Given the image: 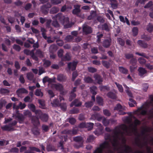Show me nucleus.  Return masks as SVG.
I'll return each mask as SVG.
<instances>
[{
    "label": "nucleus",
    "mask_w": 153,
    "mask_h": 153,
    "mask_svg": "<svg viewBox=\"0 0 153 153\" xmlns=\"http://www.w3.org/2000/svg\"><path fill=\"white\" fill-rule=\"evenodd\" d=\"M33 51H30L29 50H25L24 51V52L26 54H30L31 55Z\"/></svg>",
    "instance_id": "nucleus-55"
},
{
    "label": "nucleus",
    "mask_w": 153,
    "mask_h": 153,
    "mask_svg": "<svg viewBox=\"0 0 153 153\" xmlns=\"http://www.w3.org/2000/svg\"><path fill=\"white\" fill-rule=\"evenodd\" d=\"M78 102L77 100H76L74 101L73 102L71 105V106H72L73 105H74L76 106H78L80 105H81V102L79 103H77V102Z\"/></svg>",
    "instance_id": "nucleus-23"
},
{
    "label": "nucleus",
    "mask_w": 153,
    "mask_h": 153,
    "mask_svg": "<svg viewBox=\"0 0 153 153\" xmlns=\"http://www.w3.org/2000/svg\"><path fill=\"white\" fill-rule=\"evenodd\" d=\"M93 105V102H90L85 103V106L86 107L88 108L91 107Z\"/></svg>",
    "instance_id": "nucleus-41"
},
{
    "label": "nucleus",
    "mask_w": 153,
    "mask_h": 153,
    "mask_svg": "<svg viewBox=\"0 0 153 153\" xmlns=\"http://www.w3.org/2000/svg\"><path fill=\"white\" fill-rule=\"evenodd\" d=\"M119 69L120 71L122 73L126 74L128 72L127 70L123 67H119Z\"/></svg>",
    "instance_id": "nucleus-18"
},
{
    "label": "nucleus",
    "mask_w": 153,
    "mask_h": 153,
    "mask_svg": "<svg viewBox=\"0 0 153 153\" xmlns=\"http://www.w3.org/2000/svg\"><path fill=\"white\" fill-rule=\"evenodd\" d=\"M51 80L50 79H49L48 77L46 76L43 79V82L44 83L47 82H51Z\"/></svg>",
    "instance_id": "nucleus-37"
},
{
    "label": "nucleus",
    "mask_w": 153,
    "mask_h": 153,
    "mask_svg": "<svg viewBox=\"0 0 153 153\" xmlns=\"http://www.w3.org/2000/svg\"><path fill=\"white\" fill-rule=\"evenodd\" d=\"M93 124L91 123H88L86 124V127L88 128V129L90 130L93 127Z\"/></svg>",
    "instance_id": "nucleus-26"
},
{
    "label": "nucleus",
    "mask_w": 153,
    "mask_h": 153,
    "mask_svg": "<svg viewBox=\"0 0 153 153\" xmlns=\"http://www.w3.org/2000/svg\"><path fill=\"white\" fill-rule=\"evenodd\" d=\"M146 67L148 69L150 70L153 69V66L149 64H146Z\"/></svg>",
    "instance_id": "nucleus-53"
},
{
    "label": "nucleus",
    "mask_w": 153,
    "mask_h": 153,
    "mask_svg": "<svg viewBox=\"0 0 153 153\" xmlns=\"http://www.w3.org/2000/svg\"><path fill=\"white\" fill-rule=\"evenodd\" d=\"M74 140L76 141L79 142L82 140V138L81 137H76L74 138Z\"/></svg>",
    "instance_id": "nucleus-45"
},
{
    "label": "nucleus",
    "mask_w": 153,
    "mask_h": 153,
    "mask_svg": "<svg viewBox=\"0 0 153 153\" xmlns=\"http://www.w3.org/2000/svg\"><path fill=\"white\" fill-rule=\"evenodd\" d=\"M137 43L140 46L144 48H146L147 46V44L146 43H143V42L141 40H139L137 42Z\"/></svg>",
    "instance_id": "nucleus-20"
},
{
    "label": "nucleus",
    "mask_w": 153,
    "mask_h": 153,
    "mask_svg": "<svg viewBox=\"0 0 153 153\" xmlns=\"http://www.w3.org/2000/svg\"><path fill=\"white\" fill-rule=\"evenodd\" d=\"M83 32L86 33H90L92 31L91 28L85 25H83Z\"/></svg>",
    "instance_id": "nucleus-9"
},
{
    "label": "nucleus",
    "mask_w": 153,
    "mask_h": 153,
    "mask_svg": "<svg viewBox=\"0 0 153 153\" xmlns=\"http://www.w3.org/2000/svg\"><path fill=\"white\" fill-rule=\"evenodd\" d=\"M30 151L28 152L26 151V148L25 146L22 147L20 149V151L21 152H24L26 153H31V151H35L37 152H40V150L38 148L34 147H30Z\"/></svg>",
    "instance_id": "nucleus-4"
},
{
    "label": "nucleus",
    "mask_w": 153,
    "mask_h": 153,
    "mask_svg": "<svg viewBox=\"0 0 153 153\" xmlns=\"http://www.w3.org/2000/svg\"><path fill=\"white\" fill-rule=\"evenodd\" d=\"M65 76L62 74H60L58 76L57 79L59 81H62L64 80Z\"/></svg>",
    "instance_id": "nucleus-31"
},
{
    "label": "nucleus",
    "mask_w": 153,
    "mask_h": 153,
    "mask_svg": "<svg viewBox=\"0 0 153 153\" xmlns=\"http://www.w3.org/2000/svg\"><path fill=\"white\" fill-rule=\"evenodd\" d=\"M94 137L93 136H90L87 139V141L88 142H91L94 139Z\"/></svg>",
    "instance_id": "nucleus-51"
},
{
    "label": "nucleus",
    "mask_w": 153,
    "mask_h": 153,
    "mask_svg": "<svg viewBox=\"0 0 153 153\" xmlns=\"http://www.w3.org/2000/svg\"><path fill=\"white\" fill-rule=\"evenodd\" d=\"M16 93L19 97H21L23 94H27L28 93V91L25 88H22L16 91Z\"/></svg>",
    "instance_id": "nucleus-8"
},
{
    "label": "nucleus",
    "mask_w": 153,
    "mask_h": 153,
    "mask_svg": "<svg viewBox=\"0 0 153 153\" xmlns=\"http://www.w3.org/2000/svg\"><path fill=\"white\" fill-rule=\"evenodd\" d=\"M51 103L53 105H59L61 108L63 110H65L66 108V106L65 104H61L57 99L55 100Z\"/></svg>",
    "instance_id": "nucleus-6"
},
{
    "label": "nucleus",
    "mask_w": 153,
    "mask_h": 153,
    "mask_svg": "<svg viewBox=\"0 0 153 153\" xmlns=\"http://www.w3.org/2000/svg\"><path fill=\"white\" fill-rule=\"evenodd\" d=\"M35 95L37 96L42 97L43 96V93L40 90L37 89L35 92Z\"/></svg>",
    "instance_id": "nucleus-24"
},
{
    "label": "nucleus",
    "mask_w": 153,
    "mask_h": 153,
    "mask_svg": "<svg viewBox=\"0 0 153 153\" xmlns=\"http://www.w3.org/2000/svg\"><path fill=\"white\" fill-rule=\"evenodd\" d=\"M80 7L79 5H76L75 8L73 10V13L74 14L77 15L78 16H79V14L80 12Z\"/></svg>",
    "instance_id": "nucleus-12"
},
{
    "label": "nucleus",
    "mask_w": 153,
    "mask_h": 153,
    "mask_svg": "<svg viewBox=\"0 0 153 153\" xmlns=\"http://www.w3.org/2000/svg\"><path fill=\"white\" fill-rule=\"evenodd\" d=\"M59 10V9L56 7L52 8L50 11L51 13H55L58 12Z\"/></svg>",
    "instance_id": "nucleus-25"
},
{
    "label": "nucleus",
    "mask_w": 153,
    "mask_h": 153,
    "mask_svg": "<svg viewBox=\"0 0 153 153\" xmlns=\"http://www.w3.org/2000/svg\"><path fill=\"white\" fill-rule=\"evenodd\" d=\"M97 126H99L100 129H98L96 131H95L94 133H95V134L98 135L102 133V131L103 129V128L101 124H100L97 123Z\"/></svg>",
    "instance_id": "nucleus-15"
},
{
    "label": "nucleus",
    "mask_w": 153,
    "mask_h": 153,
    "mask_svg": "<svg viewBox=\"0 0 153 153\" xmlns=\"http://www.w3.org/2000/svg\"><path fill=\"white\" fill-rule=\"evenodd\" d=\"M117 40L121 45L123 46L124 45V42L121 39L119 38Z\"/></svg>",
    "instance_id": "nucleus-47"
},
{
    "label": "nucleus",
    "mask_w": 153,
    "mask_h": 153,
    "mask_svg": "<svg viewBox=\"0 0 153 153\" xmlns=\"http://www.w3.org/2000/svg\"><path fill=\"white\" fill-rule=\"evenodd\" d=\"M108 96L113 99H114L116 98V97L115 94L111 92H109L107 94Z\"/></svg>",
    "instance_id": "nucleus-32"
},
{
    "label": "nucleus",
    "mask_w": 153,
    "mask_h": 153,
    "mask_svg": "<svg viewBox=\"0 0 153 153\" xmlns=\"http://www.w3.org/2000/svg\"><path fill=\"white\" fill-rule=\"evenodd\" d=\"M100 90L102 91H105L109 89V88L106 86H101L100 87Z\"/></svg>",
    "instance_id": "nucleus-21"
},
{
    "label": "nucleus",
    "mask_w": 153,
    "mask_h": 153,
    "mask_svg": "<svg viewBox=\"0 0 153 153\" xmlns=\"http://www.w3.org/2000/svg\"><path fill=\"white\" fill-rule=\"evenodd\" d=\"M41 31L42 32V35L43 37L46 39L47 38V36H45V32L46 31L43 28H41Z\"/></svg>",
    "instance_id": "nucleus-48"
},
{
    "label": "nucleus",
    "mask_w": 153,
    "mask_h": 153,
    "mask_svg": "<svg viewBox=\"0 0 153 153\" xmlns=\"http://www.w3.org/2000/svg\"><path fill=\"white\" fill-rule=\"evenodd\" d=\"M51 3L54 4H57L61 3V1L59 0H51Z\"/></svg>",
    "instance_id": "nucleus-42"
},
{
    "label": "nucleus",
    "mask_w": 153,
    "mask_h": 153,
    "mask_svg": "<svg viewBox=\"0 0 153 153\" xmlns=\"http://www.w3.org/2000/svg\"><path fill=\"white\" fill-rule=\"evenodd\" d=\"M24 114L25 115H28L29 116L31 115V113L28 110L24 111Z\"/></svg>",
    "instance_id": "nucleus-50"
},
{
    "label": "nucleus",
    "mask_w": 153,
    "mask_h": 153,
    "mask_svg": "<svg viewBox=\"0 0 153 153\" xmlns=\"http://www.w3.org/2000/svg\"><path fill=\"white\" fill-rule=\"evenodd\" d=\"M57 20H59L60 23L64 25L65 28L71 27V26L69 24V19L68 17L62 15L61 14L59 13L56 16Z\"/></svg>",
    "instance_id": "nucleus-2"
},
{
    "label": "nucleus",
    "mask_w": 153,
    "mask_h": 153,
    "mask_svg": "<svg viewBox=\"0 0 153 153\" xmlns=\"http://www.w3.org/2000/svg\"><path fill=\"white\" fill-rule=\"evenodd\" d=\"M129 102H128L130 107H132L134 106V104L136 103V102L132 99H129Z\"/></svg>",
    "instance_id": "nucleus-29"
},
{
    "label": "nucleus",
    "mask_w": 153,
    "mask_h": 153,
    "mask_svg": "<svg viewBox=\"0 0 153 153\" xmlns=\"http://www.w3.org/2000/svg\"><path fill=\"white\" fill-rule=\"evenodd\" d=\"M28 108L32 111L35 112L36 115H38V114H42V112L39 110H35V107L34 105L33 104H30L28 105Z\"/></svg>",
    "instance_id": "nucleus-7"
},
{
    "label": "nucleus",
    "mask_w": 153,
    "mask_h": 153,
    "mask_svg": "<svg viewBox=\"0 0 153 153\" xmlns=\"http://www.w3.org/2000/svg\"><path fill=\"white\" fill-rule=\"evenodd\" d=\"M132 32L133 35L134 36H136L138 33V29L137 27H134L132 29Z\"/></svg>",
    "instance_id": "nucleus-30"
},
{
    "label": "nucleus",
    "mask_w": 153,
    "mask_h": 153,
    "mask_svg": "<svg viewBox=\"0 0 153 153\" xmlns=\"http://www.w3.org/2000/svg\"><path fill=\"white\" fill-rule=\"evenodd\" d=\"M123 85L127 89L126 90V92L127 93V94L128 95V96L129 97H133L132 94L128 90V88L125 85Z\"/></svg>",
    "instance_id": "nucleus-33"
},
{
    "label": "nucleus",
    "mask_w": 153,
    "mask_h": 153,
    "mask_svg": "<svg viewBox=\"0 0 153 153\" xmlns=\"http://www.w3.org/2000/svg\"><path fill=\"white\" fill-rule=\"evenodd\" d=\"M147 30L149 32H151L153 30V25L149 24L148 25L147 28Z\"/></svg>",
    "instance_id": "nucleus-38"
},
{
    "label": "nucleus",
    "mask_w": 153,
    "mask_h": 153,
    "mask_svg": "<svg viewBox=\"0 0 153 153\" xmlns=\"http://www.w3.org/2000/svg\"><path fill=\"white\" fill-rule=\"evenodd\" d=\"M115 84L116 85L119 91L121 92H123V90L122 86L116 82H115Z\"/></svg>",
    "instance_id": "nucleus-28"
},
{
    "label": "nucleus",
    "mask_w": 153,
    "mask_h": 153,
    "mask_svg": "<svg viewBox=\"0 0 153 153\" xmlns=\"http://www.w3.org/2000/svg\"><path fill=\"white\" fill-rule=\"evenodd\" d=\"M73 39V37L71 35L67 36L65 39L66 42H70Z\"/></svg>",
    "instance_id": "nucleus-43"
},
{
    "label": "nucleus",
    "mask_w": 153,
    "mask_h": 153,
    "mask_svg": "<svg viewBox=\"0 0 153 153\" xmlns=\"http://www.w3.org/2000/svg\"><path fill=\"white\" fill-rule=\"evenodd\" d=\"M88 69L89 72L92 73L96 71V70L95 68L91 67H88Z\"/></svg>",
    "instance_id": "nucleus-49"
},
{
    "label": "nucleus",
    "mask_w": 153,
    "mask_h": 153,
    "mask_svg": "<svg viewBox=\"0 0 153 153\" xmlns=\"http://www.w3.org/2000/svg\"><path fill=\"white\" fill-rule=\"evenodd\" d=\"M138 61L141 64H144L146 62V60L142 58H141L139 59Z\"/></svg>",
    "instance_id": "nucleus-46"
},
{
    "label": "nucleus",
    "mask_w": 153,
    "mask_h": 153,
    "mask_svg": "<svg viewBox=\"0 0 153 153\" xmlns=\"http://www.w3.org/2000/svg\"><path fill=\"white\" fill-rule=\"evenodd\" d=\"M51 64L50 62L48 60H45L44 61V65L45 67H48Z\"/></svg>",
    "instance_id": "nucleus-44"
},
{
    "label": "nucleus",
    "mask_w": 153,
    "mask_h": 153,
    "mask_svg": "<svg viewBox=\"0 0 153 153\" xmlns=\"http://www.w3.org/2000/svg\"><path fill=\"white\" fill-rule=\"evenodd\" d=\"M26 105L25 103H22L20 102L18 106H17L15 104H13V108L15 109L16 112L15 114H13V117H16L17 118L20 123H22L23 121L24 117L22 114H20L17 110L19 109H22L26 107Z\"/></svg>",
    "instance_id": "nucleus-1"
},
{
    "label": "nucleus",
    "mask_w": 153,
    "mask_h": 153,
    "mask_svg": "<svg viewBox=\"0 0 153 153\" xmlns=\"http://www.w3.org/2000/svg\"><path fill=\"white\" fill-rule=\"evenodd\" d=\"M85 82L88 83H92L93 82V80L91 78L89 77H86L84 79Z\"/></svg>",
    "instance_id": "nucleus-22"
},
{
    "label": "nucleus",
    "mask_w": 153,
    "mask_h": 153,
    "mask_svg": "<svg viewBox=\"0 0 153 153\" xmlns=\"http://www.w3.org/2000/svg\"><path fill=\"white\" fill-rule=\"evenodd\" d=\"M38 118H41V120L44 121H46L48 119V116L47 115H43L42 113V114H38V115L36 116Z\"/></svg>",
    "instance_id": "nucleus-14"
},
{
    "label": "nucleus",
    "mask_w": 153,
    "mask_h": 153,
    "mask_svg": "<svg viewBox=\"0 0 153 153\" xmlns=\"http://www.w3.org/2000/svg\"><path fill=\"white\" fill-rule=\"evenodd\" d=\"M94 77L96 81L98 83L100 84V83L102 82V79L99 75H96Z\"/></svg>",
    "instance_id": "nucleus-19"
},
{
    "label": "nucleus",
    "mask_w": 153,
    "mask_h": 153,
    "mask_svg": "<svg viewBox=\"0 0 153 153\" xmlns=\"http://www.w3.org/2000/svg\"><path fill=\"white\" fill-rule=\"evenodd\" d=\"M139 74L140 76H142L143 75L147 73V71L144 68L140 67L138 69Z\"/></svg>",
    "instance_id": "nucleus-11"
},
{
    "label": "nucleus",
    "mask_w": 153,
    "mask_h": 153,
    "mask_svg": "<svg viewBox=\"0 0 153 153\" xmlns=\"http://www.w3.org/2000/svg\"><path fill=\"white\" fill-rule=\"evenodd\" d=\"M97 103L100 105H102L103 104V101L102 98L99 97H97Z\"/></svg>",
    "instance_id": "nucleus-27"
},
{
    "label": "nucleus",
    "mask_w": 153,
    "mask_h": 153,
    "mask_svg": "<svg viewBox=\"0 0 153 153\" xmlns=\"http://www.w3.org/2000/svg\"><path fill=\"white\" fill-rule=\"evenodd\" d=\"M77 76V73L76 72H74L73 73V75H72V80L73 81H74L75 79V78Z\"/></svg>",
    "instance_id": "nucleus-54"
},
{
    "label": "nucleus",
    "mask_w": 153,
    "mask_h": 153,
    "mask_svg": "<svg viewBox=\"0 0 153 153\" xmlns=\"http://www.w3.org/2000/svg\"><path fill=\"white\" fill-rule=\"evenodd\" d=\"M69 122L71 124H74L76 120L74 118H71L69 119Z\"/></svg>",
    "instance_id": "nucleus-63"
},
{
    "label": "nucleus",
    "mask_w": 153,
    "mask_h": 153,
    "mask_svg": "<svg viewBox=\"0 0 153 153\" xmlns=\"http://www.w3.org/2000/svg\"><path fill=\"white\" fill-rule=\"evenodd\" d=\"M103 113L106 116H110V113L109 111L107 110H105L103 111Z\"/></svg>",
    "instance_id": "nucleus-60"
},
{
    "label": "nucleus",
    "mask_w": 153,
    "mask_h": 153,
    "mask_svg": "<svg viewBox=\"0 0 153 153\" xmlns=\"http://www.w3.org/2000/svg\"><path fill=\"white\" fill-rule=\"evenodd\" d=\"M8 21L10 23H13L15 21V19L11 17H9L8 18Z\"/></svg>",
    "instance_id": "nucleus-61"
},
{
    "label": "nucleus",
    "mask_w": 153,
    "mask_h": 153,
    "mask_svg": "<svg viewBox=\"0 0 153 153\" xmlns=\"http://www.w3.org/2000/svg\"><path fill=\"white\" fill-rule=\"evenodd\" d=\"M111 42V39H110L105 40L103 43V46L105 48L108 47L110 45Z\"/></svg>",
    "instance_id": "nucleus-16"
},
{
    "label": "nucleus",
    "mask_w": 153,
    "mask_h": 153,
    "mask_svg": "<svg viewBox=\"0 0 153 153\" xmlns=\"http://www.w3.org/2000/svg\"><path fill=\"white\" fill-rule=\"evenodd\" d=\"M43 130L45 131H47L48 130V126H47L46 125H43L42 127Z\"/></svg>",
    "instance_id": "nucleus-64"
},
{
    "label": "nucleus",
    "mask_w": 153,
    "mask_h": 153,
    "mask_svg": "<svg viewBox=\"0 0 153 153\" xmlns=\"http://www.w3.org/2000/svg\"><path fill=\"white\" fill-rule=\"evenodd\" d=\"M90 89L91 91L93 94L95 95L96 94V92L95 91L97 89V87L94 86L90 88Z\"/></svg>",
    "instance_id": "nucleus-35"
},
{
    "label": "nucleus",
    "mask_w": 153,
    "mask_h": 153,
    "mask_svg": "<svg viewBox=\"0 0 153 153\" xmlns=\"http://www.w3.org/2000/svg\"><path fill=\"white\" fill-rule=\"evenodd\" d=\"M47 149L48 151H55L53 147L50 145H48L47 146Z\"/></svg>",
    "instance_id": "nucleus-40"
},
{
    "label": "nucleus",
    "mask_w": 153,
    "mask_h": 153,
    "mask_svg": "<svg viewBox=\"0 0 153 153\" xmlns=\"http://www.w3.org/2000/svg\"><path fill=\"white\" fill-rule=\"evenodd\" d=\"M36 54L40 57H42L43 56L42 53L39 50L37 51Z\"/></svg>",
    "instance_id": "nucleus-59"
},
{
    "label": "nucleus",
    "mask_w": 153,
    "mask_h": 153,
    "mask_svg": "<svg viewBox=\"0 0 153 153\" xmlns=\"http://www.w3.org/2000/svg\"><path fill=\"white\" fill-rule=\"evenodd\" d=\"M33 76L32 73H28L27 74V77L28 79L31 80L33 78Z\"/></svg>",
    "instance_id": "nucleus-39"
},
{
    "label": "nucleus",
    "mask_w": 153,
    "mask_h": 153,
    "mask_svg": "<svg viewBox=\"0 0 153 153\" xmlns=\"http://www.w3.org/2000/svg\"><path fill=\"white\" fill-rule=\"evenodd\" d=\"M77 62H72L69 63L68 65V66L70 69H71L72 70H74L76 68Z\"/></svg>",
    "instance_id": "nucleus-10"
},
{
    "label": "nucleus",
    "mask_w": 153,
    "mask_h": 153,
    "mask_svg": "<svg viewBox=\"0 0 153 153\" xmlns=\"http://www.w3.org/2000/svg\"><path fill=\"white\" fill-rule=\"evenodd\" d=\"M2 129L4 130L10 131V128L7 126H1Z\"/></svg>",
    "instance_id": "nucleus-52"
},
{
    "label": "nucleus",
    "mask_w": 153,
    "mask_h": 153,
    "mask_svg": "<svg viewBox=\"0 0 153 153\" xmlns=\"http://www.w3.org/2000/svg\"><path fill=\"white\" fill-rule=\"evenodd\" d=\"M51 87L53 89L54 88L57 90L61 91L62 90L63 87L61 85L59 84H53L51 86Z\"/></svg>",
    "instance_id": "nucleus-13"
},
{
    "label": "nucleus",
    "mask_w": 153,
    "mask_h": 153,
    "mask_svg": "<svg viewBox=\"0 0 153 153\" xmlns=\"http://www.w3.org/2000/svg\"><path fill=\"white\" fill-rule=\"evenodd\" d=\"M121 149H123L124 150V151L126 152H128L131 151L130 147L126 145H124L123 148H121Z\"/></svg>",
    "instance_id": "nucleus-17"
},
{
    "label": "nucleus",
    "mask_w": 153,
    "mask_h": 153,
    "mask_svg": "<svg viewBox=\"0 0 153 153\" xmlns=\"http://www.w3.org/2000/svg\"><path fill=\"white\" fill-rule=\"evenodd\" d=\"M63 53V51L62 50H60L58 52V54L59 57H62Z\"/></svg>",
    "instance_id": "nucleus-58"
},
{
    "label": "nucleus",
    "mask_w": 153,
    "mask_h": 153,
    "mask_svg": "<svg viewBox=\"0 0 153 153\" xmlns=\"http://www.w3.org/2000/svg\"><path fill=\"white\" fill-rule=\"evenodd\" d=\"M149 105H153V96L150 97V102L149 103L148 102L146 103L141 108H138L137 111H135L134 112V114L137 115L146 114V108Z\"/></svg>",
    "instance_id": "nucleus-3"
},
{
    "label": "nucleus",
    "mask_w": 153,
    "mask_h": 153,
    "mask_svg": "<svg viewBox=\"0 0 153 153\" xmlns=\"http://www.w3.org/2000/svg\"><path fill=\"white\" fill-rule=\"evenodd\" d=\"M126 109V107L124 106L122 107L121 105L118 104L115 107L114 110H115L119 111V114L120 115H124L125 114V113L124 112H121V111L125 110Z\"/></svg>",
    "instance_id": "nucleus-5"
},
{
    "label": "nucleus",
    "mask_w": 153,
    "mask_h": 153,
    "mask_svg": "<svg viewBox=\"0 0 153 153\" xmlns=\"http://www.w3.org/2000/svg\"><path fill=\"white\" fill-rule=\"evenodd\" d=\"M141 38L144 39L146 40H149L150 39V38L149 36H147L145 35L142 36H141Z\"/></svg>",
    "instance_id": "nucleus-57"
},
{
    "label": "nucleus",
    "mask_w": 153,
    "mask_h": 153,
    "mask_svg": "<svg viewBox=\"0 0 153 153\" xmlns=\"http://www.w3.org/2000/svg\"><path fill=\"white\" fill-rule=\"evenodd\" d=\"M13 48L14 49L18 51H19L20 50V47L19 45H14Z\"/></svg>",
    "instance_id": "nucleus-56"
},
{
    "label": "nucleus",
    "mask_w": 153,
    "mask_h": 153,
    "mask_svg": "<svg viewBox=\"0 0 153 153\" xmlns=\"http://www.w3.org/2000/svg\"><path fill=\"white\" fill-rule=\"evenodd\" d=\"M39 102L40 105V107L41 108H44L45 106L44 101L42 100H39Z\"/></svg>",
    "instance_id": "nucleus-34"
},
{
    "label": "nucleus",
    "mask_w": 153,
    "mask_h": 153,
    "mask_svg": "<svg viewBox=\"0 0 153 153\" xmlns=\"http://www.w3.org/2000/svg\"><path fill=\"white\" fill-rule=\"evenodd\" d=\"M71 59V56L70 54L67 53L66 54L64 58L63 59V60H69Z\"/></svg>",
    "instance_id": "nucleus-36"
},
{
    "label": "nucleus",
    "mask_w": 153,
    "mask_h": 153,
    "mask_svg": "<svg viewBox=\"0 0 153 153\" xmlns=\"http://www.w3.org/2000/svg\"><path fill=\"white\" fill-rule=\"evenodd\" d=\"M19 79L22 83H24L25 80L22 75L20 76Z\"/></svg>",
    "instance_id": "nucleus-62"
}]
</instances>
